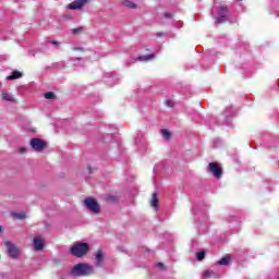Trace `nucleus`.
I'll return each mask as SVG.
<instances>
[{
	"instance_id": "7",
	"label": "nucleus",
	"mask_w": 279,
	"mask_h": 279,
	"mask_svg": "<svg viewBox=\"0 0 279 279\" xmlns=\"http://www.w3.org/2000/svg\"><path fill=\"white\" fill-rule=\"evenodd\" d=\"M5 247L11 258H16L19 256V248H16L12 242H5Z\"/></svg>"
},
{
	"instance_id": "6",
	"label": "nucleus",
	"mask_w": 279,
	"mask_h": 279,
	"mask_svg": "<svg viewBox=\"0 0 279 279\" xmlns=\"http://www.w3.org/2000/svg\"><path fill=\"white\" fill-rule=\"evenodd\" d=\"M31 147L35 151H43L45 149V142L40 138H33L31 140Z\"/></svg>"
},
{
	"instance_id": "17",
	"label": "nucleus",
	"mask_w": 279,
	"mask_h": 279,
	"mask_svg": "<svg viewBox=\"0 0 279 279\" xmlns=\"http://www.w3.org/2000/svg\"><path fill=\"white\" fill-rule=\"evenodd\" d=\"M160 133H161V135L163 136V138H165L166 141H169V140L171 138V133L169 132V130L162 129V130L160 131Z\"/></svg>"
},
{
	"instance_id": "22",
	"label": "nucleus",
	"mask_w": 279,
	"mask_h": 279,
	"mask_svg": "<svg viewBox=\"0 0 279 279\" xmlns=\"http://www.w3.org/2000/svg\"><path fill=\"white\" fill-rule=\"evenodd\" d=\"M48 45H52V47L58 49V47H60V41H57V40L48 41Z\"/></svg>"
},
{
	"instance_id": "27",
	"label": "nucleus",
	"mask_w": 279,
	"mask_h": 279,
	"mask_svg": "<svg viewBox=\"0 0 279 279\" xmlns=\"http://www.w3.org/2000/svg\"><path fill=\"white\" fill-rule=\"evenodd\" d=\"M155 36H156L157 38H162V36H165V33H157V34H155Z\"/></svg>"
},
{
	"instance_id": "35",
	"label": "nucleus",
	"mask_w": 279,
	"mask_h": 279,
	"mask_svg": "<svg viewBox=\"0 0 279 279\" xmlns=\"http://www.w3.org/2000/svg\"><path fill=\"white\" fill-rule=\"evenodd\" d=\"M74 50H75V51H82V49H81V48H74Z\"/></svg>"
},
{
	"instance_id": "9",
	"label": "nucleus",
	"mask_w": 279,
	"mask_h": 279,
	"mask_svg": "<svg viewBox=\"0 0 279 279\" xmlns=\"http://www.w3.org/2000/svg\"><path fill=\"white\" fill-rule=\"evenodd\" d=\"M33 245H34V250L36 252H40L41 250L45 248V243L43 242V240L40 238H35L33 240Z\"/></svg>"
},
{
	"instance_id": "18",
	"label": "nucleus",
	"mask_w": 279,
	"mask_h": 279,
	"mask_svg": "<svg viewBox=\"0 0 279 279\" xmlns=\"http://www.w3.org/2000/svg\"><path fill=\"white\" fill-rule=\"evenodd\" d=\"M217 265H223V266L230 265V256H225V257H222V258L217 263Z\"/></svg>"
},
{
	"instance_id": "1",
	"label": "nucleus",
	"mask_w": 279,
	"mask_h": 279,
	"mask_svg": "<svg viewBox=\"0 0 279 279\" xmlns=\"http://www.w3.org/2000/svg\"><path fill=\"white\" fill-rule=\"evenodd\" d=\"M71 276L74 278H82L84 276H92L95 274V268L88 264H76L70 271Z\"/></svg>"
},
{
	"instance_id": "16",
	"label": "nucleus",
	"mask_w": 279,
	"mask_h": 279,
	"mask_svg": "<svg viewBox=\"0 0 279 279\" xmlns=\"http://www.w3.org/2000/svg\"><path fill=\"white\" fill-rule=\"evenodd\" d=\"M154 58H156V54H146L140 56L137 60H140V62H149V60H154Z\"/></svg>"
},
{
	"instance_id": "19",
	"label": "nucleus",
	"mask_w": 279,
	"mask_h": 279,
	"mask_svg": "<svg viewBox=\"0 0 279 279\" xmlns=\"http://www.w3.org/2000/svg\"><path fill=\"white\" fill-rule=\"evenodd\" d=\"M12 217H13V219L23 220V219H25V214L24 213H13Z\"/></svg>"
},
{
	"instance_id": "14",
	"label": "nucleus",
	"mask_w": 279,
	"mask_h": 279,
	"mask_svg": "<svg viewBox=\"0 0 279 279\" xmlns=\"http://www.w3.org/2000/svg\"><path fill=\"white\" fill-rule=\"evenodd\" d=\"M122 5L124 8H129V10H136V8H138V5L130 0H124L122 1Z\"/></svg>"
},
{
	"instance_id": "4",
	"label": "nucleus",
	"mask_w": 279,
	"mask_h": 279,
	"mask_svg": "<svg viewBox=\"0 0 279 279\" xmlns=\"http://www.w3.org/2000/svg\"><path fill=\"white\" fill-rule=\"evenodd\" d=\"M84 204L87 207V209L90 210V213H94V215H99L101 207L99 206V203L95 201V198H86L84 201Z\"/></svg>"
},
{
	"instance_id": "29",
	"label": "nucleus",
	"mask_w": 279,
	"mask_h": 279,
	"mask_svg": "<svg viewBox=\"0 0 279 279\" xmlns=\"http://www.w3.org/2000/svg\"><path fill=\"white\" fill-rule=\"evenodd\" d=\"M166 19H171V13H165Z\"/></svg>"
},
{
	"instance_id": "25",
	"label": "nucleus",
	"mask_w": 279,
	"mask_h": 279,
	"mask_svg": "<svg viewBox=\"0 0 279 279\" xmlns=\"http://www.w3.org/2000/svg\"><path fill=\"white\" fill-rule=\"evenodd\" d=\"M166 106H169V108H173V101L167 100Z\"/></svg>"
},
{
	"instance_id": "30",
	"label": "nucleus",
	"mask_w": 279,
	"mask_h": 279,
	"mask_svg": "<svg viewBox=\"0 0 279 279\" xmlns=\"http://www.w3.org/2000/svg\"><path fill=\"white\" fill-rule=\"evenodd\" d=\"M59 279H69V277H66V276H64V275H61V276L59 277Z\"/></svg>"
},
{
	"instance_id": "2",
	"label": "nucleus",
	"mask_w": 279,
	"mask_h": 279,
	"mask_svg": "<svg viewBox=\"0 0 279 279\" xmlns=\"http://www.w3.org/2000/svg\"><path fill=\"white\" fill-rule=\"evenodd\" d=\"M89 251L90 246L88 245V243L84 242H76L70 248L72 256H75L76 258H82L83 256H86V254H88Z\"/></svg>"
},
{
	"instance_id": "11",
	"label": "nucleus",
	"mask_w": 279,
	"mask_h": 279,
	"mask_svg": "<svg viewBox=\"0 0 279 279\" xmlns=\"http://www.w3.org/2000/svg\"><path fill=\"white\" fill-rule=\"evenodd\" d=\"M105 82L108 84V86H114V84L119 82V78H117V76L107 74L105 76Z\"/></svg>"
},
{
	"instance_id": "20",
	"label": "nucleus",
	"mask_w": 279,
	"mask_h": 279,
	"mask_svg": "<svg viewBox=\"0 0 279 279\" xmlns=\"http://www.w3.org/2000/svg\"><path fill=\"white\" fill-rule=\"evenodd\" d=\"M196 258H197L198 260H204V258H206V252H204V251L198 252V253L196 254Z\"/></svg>"
},
{
	"instance_id": "8",
	"label": "nucleus",
	"mask_w": 279,
	"mask_h": 279,
	"mask_svg": "<svg viewBox=\"0 0 279 279\" xmlns=\"http://www.w3.org/2000/svg\"><path fill=\"white\" fill-rule=\"evenodd\" d=\"M86 5L84 0H74L72 3L68 4V10H83Z\"/></svg>"
},
{
	"instance_id": "32",
	"label": "nucleus",
	"mask_w": 279,
	"mask_h": 279,
	"mask_svg": "<svg viewBox=\"0 0 279 279\" xmlns=\"http://www.w3.org/2000/svg\"><path fill=\"white\" fill-rule=\"evenodd\" d=\"M2 232H3V227L0 226V236H1Z\"/></svg>"
},
{
	"instance_id": "26",
	"label": "nucleus",
	"mask_w": 279,
	"mask_h": 279,
	"mask_svg": "<svg viewBox=\"0 0 279 279\" xmlns=\"http://www.w3.org/2000/svg\"><path fill=\"white\" fill-rule=\"evenodd\" d=\"M82 32V28H74L72 29V34H80Z\"/></svg>"
},
{
	"instance_id": "24",
	"label": "nucleus",
	"mask_w": 279,
	"mask_h": 279,
	"mask_svg": "<svg viewBox=\"0 0 279 279\" xmlns=\"http://www.w3.org/2000/svg\"><path fill=\"white\" fill-rule=\"evenodd\" d=\"M232 114V107L226 109L225 117H230Z\"/></svg>"
},
{
	"instance_id": "34",
	"label": "nucleus",
	"mask_w": 279,
	"mask_h": 279,
	"mask_svg": "<svg viewBox=\"0 0 279 279\" xmlns=\"http://www.w3.org/2000/svg\"><path fill=\"white\" fill-rule=\"evenodd\" d=\"M86 3H90L92 0H83Z\"/></svg>"
},
{
	"instance_id": "28",
	"label": "nucleus",
	"mask_w": 279,
	"mask_h": 279,
	"mask_svg": "<svg viewBox=\"0 0 279 279\" xmlns=\"http://www.w3.org/2000/svg\"><path fill=\"white\" fill-rule=\"evenodd\" d=\"M157 267H158L159 269H163V268H165V264L158 263V264H157Z\"/></svg>"
},
{
	"instance_id": "36",
	"label": "nucleus",
	"mask_w": 279,
	"mask_h": 279,
	"mask_svg": "<svg viewBox=\"0 0 279 279\" xmlns=\"http://www.w3.org/2000/svg\"><path fill=\"white\" fill-rule=\"evenodd\" d=\"M21 153H22V154L25 153V148H22V149H21Z\"/></svg>"
},
{
	"instance_id": "33",
	"label": "nucleus",
	"mask_w": 279,
	"mask_h": 279,
	"mask_svg": "<svg viewBox=\"0 0 279 279\" xmlns=\"http://www.w3.org/2000/svg\"><path fill=\"white\" fill-rule=\"evenodd\" d=\"M110 202H114V196L109 197Z\"/></svg>"
},
{
	"instance_id": "13",
	"label": "nucleus",
	"mask_w": 279,
	"mask_h": 279,
	"mask_svg": "<svg viewBox=\"0 0 279 279\" xmlns=\"http://www.w3.org/2000/svg\"><path fill=\"white\" fill-rule=\"evenodd\" d=\"M21 77H23V73L19 71H13L11 75L7 76V80L9 82H12V80H21Z\"/></svg>"
},
{
	"instance_id": "23",
	"label": "nucleus",
	"mask_w": 279,
	"mask_h": 279,
	"mask_svg": "<svg viewBox=\"0 0 279 279\" xmlns=\"http://www.w3.org/2000/svg\"><path fill=\"white\" fill-rule=\"evenodd\" d=\"M213 270H206L205 272H204V278H210V276H213Z\"/></svg>"
},
{
	"instance_id": "31",
	"label": "nucleus",
	"mask_w": 279,
	"mask_h": 279,
	"mask_svg": "<svg viewBox=\"0 0 279 279\" xmlns=\"http://www.w3.org/2000/svg\"><path fill=\"white\" fill-rule=\"evenodd\" d=\"M78 62H81V66H84V61L82 59H77Z\"/></svg>"
},
{
	"instance_id": "10",
	"label": "nucleus",
	"mask_w": 279,
	"mask_h": 279,
	"mask_svg": "<svg viewBox=\"0 0 279 279\" xmlns=\"http://www.w3.org/2000/svg\"><path fill=\"white\" fill-rule=\"evenodd\" d=\"M102 264H104V252L99 250L95 254V265L96 267H101Z\"/></svg>"
},
{
	"instance_id": "3",
	"label": "nucleus",
	"mask_w": 279,
	"mask_h": 279,
	"mask_svg": "<svg viewBox=\"0 0 279 279\" xmlns=\"http://www.w3.org/2000/svg\"><path fill=\"white\" fill-rule=\"evenodd\" d=\"M215 11L217 12V16H215V20L218 25L228 22V7L220 5L216 9H213L211 14H215Z\"/></svg>"
},
{
	"instance_id": "21",
	"label": "nucleus",
	"mask_w": 279,
	"mask_h": 279,
	"mask_svg": "<svg viewBox=\"0 0 279 279\" xmlns=\"http://www.w3.org/2000/svg\"><path fill=\"white\" fill-rule=\"evenodd\" d=\"M44 96L46 99H54L56 98V94H53L52 92H48Z\"/></svg>"
},
{
	"instance_id": "5",
	"label": "nucleus",
	"mask_w": 279,
	"mask_h": 279,
	"mask_svg": "<svg viewBox=\"0 0 279 279\" xmlns=\"http://www.w3.org/2000/svg\"><path fill=\"white\" fill-rule=\"evenodd\" d=\"M207 171L211 173V175L216 178V180H219L222 175L221 168L216 162H210L208 165Z\"/></svg>"
},
{
	"instance_id": "15",
	"label": "nucleus",
	"mask_w": 279,
	"mask_h": 279,
	"mask_svg": "<svg viewBox=\"0 0 279 279\" xmlns=\"http://www.w3.org/2000/svg\"><path fill=\"white\" fill-rule=\"evenodd\" d=\"M158 194L157 193H154L153 196H151V201H150V205L151 207L155 209V210H158Z\"/></svg>"
},
{
	"instance_id": "12",
	"label": "nucleus",
	"mask_w": 279,
	"mask_h": 279,
	"mask_svg": "<svg viewBox=\"0 0 279 279\" xmlns=\"http://www.w3.org/2000/svg\"><path fill=\"white\" fill-rule=\"evenodd\" d=\"M2 99L3 101H9L10 104H16V98L10 93H2Z\"/></svg>"
}]
</instances>
